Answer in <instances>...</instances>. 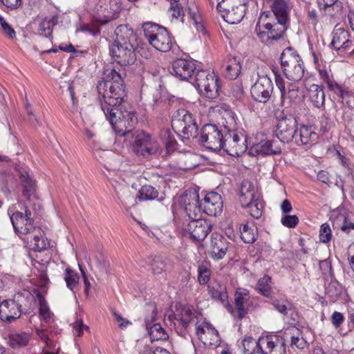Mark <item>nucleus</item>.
Masks as SVG:
<instances>
[{
	"label": "nucleus",
	"mask_w": 354,
	"mask_h": 354,
	"mask_svg": "<svg viewBox=\"0 0 354 354\" xmlns=\"http://www.w3.org/2000/svg\"><path fill=\"white\" fill-rule=\"evenodd\" d=\"M105 78L98 82L97 91L102 96L101 109L115 132L131 138L130 142L137 155L146 157L157 153L160 146L154 138L142 131H131L137 118L133 111L127 110L122 104L125 90L122 75L112 68Z\"/></svg>",
	"instance_id": "f257e3e1"
},
{
	"label": "nucleus",
	"mask_w": 354,
	"mask_h": 354,
	"mask_svg": "<svg viewBox=\"0 0 354 354\" xmlns=\"http://www.w3.org/2000/svg\"><path fill=\"white\" fill-rule=\"evenodd\" d=\"M15 232L29 247L35 251H42L47 248L49 243L43 236L41 228L34 225V221L24 216L20 212H15L10 216Z\"/></svg>",
	"instance_id": "f03ea898"
},
{
	"label": "nucleus",
	"mask_w": 354,
	"mask_h": 354,
	"mask_svg": "<svg viewBox=\"0 0 354 354\" xmlns=\"http://www.w3.org/2000/svg\"><path fill=\"white\" fill-rule=\"evenodd\" d=\"M281 65L286 77L293 82L300 81L305 73V66L300 56L292 48H286L281 55Z\"/></svg>",
	"instance_id": "7ed1b4c3"
},
{
	"label": "nucleus",
	"mask_w": 354,
	"mask_h": 354,
	"mask_svg": "<svg viewBox=\"0 0 354 354\" xmlns=\"http://www.w3.org/2000/svg\"><path fill=\"white\" fill-rule=\"evenodd\" d=\"M29 292L17 293L12 299L4 300L0 304V319L3 322H11L20 317L21 308L26 306L28 299H32Z\"/></svg>",
	"instance_id": "20e7f679"
},
{
	"label": "nucleus",
	"mask_w": 354,
	"mask_h": 354,
	"mask_svg": "<svg viewBox=\"0 0 354 354\" xmlns=\"http://www.w3.org/2000/svg\"><path fill=\"white\" fill-rule=\"evenodd\" d=\"M171 126L174 132L183 133L186 138L197 136V125L191 113L185 109L176 111L171 119Z\"/></svg>",
	"instance_id": "39448f33"
},
{
	"label": "nucleus",
	"mask_w": 354,
	"mask_h": 354,
	"mask_svg": "<svg viewBox=\"0 0 354 354\" xmlns=\"http://www.w3.org/2000/svg\"><path fill=\"white\" fill-rule=\"evenodd\" d=\"M288 27V24L277 21L274 23H266L262 26L259 22L255 31L260 40L267 46L273 44L274 41L282 38Z\"/></svg>",
	"instance_id": "423d86ee"
},
{
	"label": "nucleus",
	"mask_w": 354,
	"mask_h": 354,
	"mask_svg": "<svg viewBox=\"0 0 354 354\" xmlns=\"http://www.w3.org/2000/svg\"><path fill=\"white\" fill-rule=\"evenodd\" d=\"M144 32L149 44L156 49L162 52L171 50L172 40L165 28L156 25L151 26V30L145 28Z\"/></svg>",
	"instance_id": "0eeeda50"
},
{
	"label": "nucleus",
	"mask_w": 354,
	"mask_h": 354,
	"mask_svg": "<svg viewBox=\"0 0 354 354\" xmlns=\"http://www.w3.org/2000/svg\"><path fill=\"white\" fill-rule=\"evenodd\" d=\"M225 134L212 124H205L201 132L200 142L212 151H219L223 147Z\"/></svg>",
	"instance_id": "6e6552de"
},
{
	"label": "nucleus",
	"mask_w": 354,
	"mask_h": 354,
	"mask_svg": "<svg viewBox=\"0 0 354 354\" xmlns=\"http://www.w3.org/2000/svg\"><path fill=\"white\" fill-rule=\"evenodd\" d=\"M138 44H116L113 43L109 47L111 56L120 66L134 64L136 60L135 50Z\"/></svg>",
	"instance_id": "1a4fd4ad"
},
{
	"label": "nucleus",
	"mask_w": 354,
	"mask_h": 354,
	"mask_svg": "<svg viewBox=\"0 0 354 354\" xmlns=\"http://www.w3.org/2000/svg\"><path fill=\"white\" fill-rule=\"evenodd\" d=\"M247 140L241 134L234 132H226L223 140V149L228 154L232 156H240L248 149Z\"/></svg>",
	"instance_id": "9d476101"
},
{
	"label": "nucleus",
	"mask_w": 354,
	"mask_h": 354,
	"mask_svg": "<svg viewBox=\"0 0 354 354\" xmlns=\"http://www.w3.org/2000/svg\"><path fill=\"white\" fill-rule=\"evenodd\" d=\"M297 131V122L293 117H284L280 119L276 127V135L283 143L292 141Z\"/></svg>",
	"instance_id": "9b49d317"
},
{
	"label": "nucleus",
	"mask_w": 354,
	"mask_h": 354,
	"mask_svg": "<svg viewBox=\"0 0 354 354\" xmlns=\"http://www.w3.org/2000/svg\"><path fill=\"white\" fill-rule=\"evenodd\" d=\"M273 92V84L267 75L259 77L252 85L250 93L252 98L260 103H266Z\"/></svg>",
	"instance_id": "f8f14e48"
},
{
	"label": "nucleus",
	"mask_w": 354,
	"mask_h": 354,
	"mask_svg": "<svg viewBox=\"0 0 354 354\" xmlns=\"http://www.w3.org/2000/svg\"><path fill=\"white\" fill-rule=\"evenodd\" d=\"M185 211L190 220L201 218L204 212L199 201V194L195 190L187 192L182 198Z\"/></svg>",
	"instance_id": "ddd939ff"
},
{
	"label": "nucleus",
	"mask_w": 354,
	"mask_h": 354,
	"mask_svg": "<svg viewBox=\"0 0 354 354\" xmlns=\"http://www.w3.org/2000/svg\"><path fill=\"white\" fill-rule=\"evenodd\" d=\"M261 354H286L284 339L277 335H267L259 339Z\"/></svg>",
	"instance_id": "4468645a"
},
{
	"label": "nucleus",
	"mask_w": 354,
	"mask_h": 354,
	"mask_svg": "<svg viewBox=\"0 0 354 354\" xmlns=\"http://www.w3.org/2000/svg\"><path fill=\"white\" fill-rule=\"evenodd\" d=\"M168 318L174 322V325L178 324L187 328L190 324L194 322L196 314L190 307L176 304L175 310L168 315Z\"/></svg>",
	"instance_id": "2eb2a0df"
},
{
	"label": "nucleus",
	"mask_w": 354,
	"mask_h": 354,
	"mask_svg": "<svg viewBox=\"0 0 354 354\" xmlns=\"http://www.w3.org/2000/svg\"><path fill=\"white\" fill-rule=\"evenodd\" d=\"M190 238L196 241H203L212 230L211 223L201 218L190 220L185 227Z\"/></svg>",
	"instance_id": "dca6fc26"
},
{
	"label": "nucleus",
	"mask_w": 354,
	"mask_h": 354,
	"mask_svg": "<svg viewBox=\"0 0 354 354\" xmlns=\"http://www.w3.org/2000/svg\"><path fill=\"white\" fill-rule=\"evenodd\" d=\"M275 82L280 91L282 102L288 100L289 102L296 103L303 97V93L297 84L290 83L286 88L283 80L278 75L276 76Z\"/></svg>",
	"instance_id": "f3484780"
},
{
	"label": "nucleus",
	"mask_w": 354,
	"mask_h": 354,
	"mask_svg": "<svg viewBox=\"0 0 354 354\" xmlns=\"http://www.w3.org/2000/svg\"><path fill=\"white\" fill-rule=\"evenodd\" d=\"M281 153V144L278 140H261L254 145L250 149V153L253 156L278 155Z\"/></svg>",
	"instance_id": "a211bd4d"
},
{
	"label": "nucleus",
	"mask_w": 354,
	"mask_h": 354,
	"mask_svg": "<svg viewBox=\"0 0 354 354\" xmlns=\"http://www.w3.org/2000/svg\"><path fill=\"white\" fill-rule=\"evenodd\" d=\"M196 333L205 345L217 346L220 344L218 332L209 324L205 323L196 327Z\"/></svg>",
	"instance_id": "6ab92c4d"
},
{
	"label": "nucleus",
	"mask_w": 354,
	"mask_h": 354,
	"mask_svg": "<svg viewBox=\"0 0 354 354\" xmlns=\"http://www.w3.org/2000/svg\"><path fill=\"white\" fill-rule=\"evenodd\" d=\"M196 70L195 64L193 62L185 59H177L172 64V75L181 80H187L189 78L193 79L192 74Z\"/></svg>",
	"instance_id": "aec40b11"
},
{
	"label": "nucleus",
	"mask_w": 354,
	"mask_h": 354,
	"mask_svg": "<svg viewBox=\"0 0 354 354\" xmlns=\"http://www.w3.org/2000/svg\"><path fill=\"white\" fill-rule=\"evenodd\" d=\"M203 211L209 216H216L222 212L223 201L220 194L211 192L205 194L203 198Z\"/></svg>",
	"instance_id": "412c9836"
},
{
	"label": "nucleus",
	"mask_w": 354,
	"mask_h": 354,
	"mask_svg": "<svg viewBox=\"0 0 354 354\" xmlns=\"http://www.w3.org/2000/svg\"><path fill=\"white\" fill-rule=\"evenodd\" d=\"M18 172L21 185L23 187V196L30 201L32 197L35 196L36 192L35 181L30 174L29 169L26 168H16Z\"/></svg>",
	"instance_id": "4be33fe9"
},
{
	"label": "nucleus",
	"mask_w": 354,
	"mask_h": 354,
	"mask_svg": "<svg viewBox=\"0 0 354 354\" xmlns=\"http://www.w3.org/2000/svg\"><path fill=\"white\" fill-rule=\"evenodd\" d=\"M229 243L222 234L213 233L211 236L210 250L214 259H221L225 255Z\"/></svg>",
	"instance_id": "5701e85b"
},
{
	"label": "nucleus",
	"mask_w": 354,
	"mask_h": 354,
	"mask_svg": "<svg viewBox=\"0 0 354 354\" xmlns=\"http://www.w3.org/2000/svg\"><path fill=\"white\" fill-rule=\"evenodd\" d=\"M330 220L333 227L341 230L348 234L351 230H354V223L348 221V213L346 211L334 210L331 212Z\"/></svg>",
	"instance_id": "b1692460"
},
{
	"label": "nucleus",
	"mask_w": 354,
	"mask_h": 354,
	"mask_svg": "<svg viewBox=\"0 0 354 354\" xmlns=\"http://www.w3.org/2000/svg\"><path fill=\"white\" fill-rule=\"evenodd\" d=\"M156 317V308H153L151 315L145 318L146 328L150 336L151 341L165 340L168 338V335L165 329L160 324H153L151 326Z\"/></svg>",
	"instance_id": "393cba45"
},
{
	"label": "nucleus",
	"mask_w": 354,
	"mask_h": 354,
	"mask_svg": "<svg viewBox=\"0 0 354 354\" xmlns=\"http://www.w3.org/2000/svg\"><path fill=\"white\" fill-rule=\"evenodd\" d=\"M121 9V0H99L97 3V10L107 19L117 17Z\"/></svg>",
	"instance_id": "a878e982"
},
{
	"label": "nucleus",
	"mask_w": 354,
	"mask_h": 354,
	"mask_svg": "<svg viewBox=\"0 0 354 354\" xmlns=\"http://www.w3.org/2000/svg\"><path fill=\"white\" fill-rule=\"evenodd\" d=\"M239 193L241 206L248 205L252 201L259 198L257 187L248 180H243L241 184Z\"/></svg>",
	"instance_id": "bb28decb"
},
{
	"label": "nucleus",
	"mask_w": 354,
	"mask_h": 354,
	"mask_svg": "<svg viewBox=\"0 0 354 354\" xmlns=\"http://www.w3.org/2000/svg\"><path fill=\"white\" fill-rule=\"evenodd\" d=\"M271 8L277 21L286 24H289L291 10L290 0H274Z\"/></svg>",
	"instance_id": "cd10ccee"
},
{
	"label": "nucleus",
	"mask_w": 354,
	"mask_h": 354,
	"mask_svg": "<svg viewBox=\"0 0 354 354\" xmlns=\"http://www.w3.org/2000/svg\"><path fill=\"white\" fill-rule=\"evenodd\" d=\"M115 39L113 43L116 44H138L137 35L128 25L118 26L114 32Z\"/></svg>",
	"instance_id": "c85d7f7f"
},
{
	"label": "nucleus",
	"mask_w": 354,
	"mask_h": 354,
	"mask_svg": "<svg viewBox=\"0 0 354 354\" xmlns=\"http://www.w3.org/2000/svg\"><path fill=\"white\" fill-rule=\"evenodd\" d=\"M114 189L118 200L126 209H129L136 205L138 198H136V196H134L131 193L128 185L117 183L114 185Z\"/></svg>",
	"instance_id": "c756f323"
},
{
	"label": "nucleus",
	"mask_w": 354,
	"mask_h": 354,
	"mask_svg": "<svg viewBox=\"0 0 354 354\" xmlns=\"http://www.w3.org/2000/svg\"><path fill=\"white\" fill-rule=\"evenodd\" d=\"M318 139V134L310 126L302 125L297 131L295 142L297 145H311Z\"/></svg>",
	"instance_id": "7c9ffc66"
},
{
	"label": "nucleus",
	"mask_w": 354,
	"mask_h": 354,
	"mask_svg": "<svg viewBox=\"0 0 354 354\" xmlns=\"http://www.w3.org/2000/svg\"><path fill=\"white\" fill-rule=\"evenodd\" d=\"M208 290L213 299L218 301L222 304L227 301L228 296L226 287L219 281H214L211 282L208 286Z\"/></svg>",
	"instance_id": "2f4dec72"
},
{
	"label": "nucleus",
	"mask_w": 354,
	"mask_h": 354,
	"mask_svg": "<svg viewBox=\"0 0 354 354\" xmlns=\"http://www.w3.org/2000/svg\"><path fill=\"white\" fill-rule=\"evenodd\" d=\"M30 335L28 333H13L8 335V343L10 347L17 349L28 345Z\"/></svg>",
	"instance_id": "473e14b6"
},
{
	"label": "nucleus",
	"mask_w": 354,
	"mask_h": 354,
	"mask_svg": "<svg viewBox=\"0 0 354 354\" xmlns=\"http://www.w3.org/2000/svg\"><path fill=\"white\" fill-rule=\"evenodd\" d=\"M309 98L315 107L318 109L324 107L325 94L321 86L316 84L312 85L309 90Z\"/></svg>",
	"instance_id": "72a5a7b5"
},
{
	"label": "nucleus",
	"mask_w": 354,
	"mask_h": 354,
	"mask_svg": "<svg viewBox=\"0 0 354 354\" xmlns=\"http://www.w3.org/2000/svg\"><path fill=\"white\" fill-rule=\"evenodd\" d=\"M245 6L244 3H239V6L236 7L234 10L221 14L224 20L231 24H236L239 23L243 18L245 15Z\"/></svg>",
	"instance_id": "f704fd0d"
},
{
	"label": "nucleus",
	"mask_w": 354,
	"mask_h": 354,
	"mask_svg": "<svg viewBox=\"0 0 354 354\" xmlns=\"http://www.w3.org/2000/svg\"><path fill=\"white\" fill-rule=\"evenodd\" d=\"M223 125L227 132H234L238 129V119L236 114L230 109L222 112Z\"/></svg>",
	"instance_id": "c9c22d12"
},
{
	"label": "nucleus",
	"mask_w": 354,
	"mask_h": 354,
	"mask_svg": "<svg viewBox=\"0 0 354 354\" xmlns=\"http://www.w3.org/2000/svg\"><path fill=\"white\" fill-rule=\"evenodd\" d=\"M241 69L240 62L234 57H230L226 62L225 76L230 80H235L239 75Z\"/></svg>",
	"instance_id": "e433bc0d"
},
{
	"label": "nucleus",
	"mask_w": 354,
	"mask_h": 354,
	"mask_svg": "<svg viewBox=\"0 0 354 354\" xmlns=\"http://www.w3.org/2000/svg\"><path fill=\"white\" fill-rule=\"evenodd\" d=\"M249 299L248 291L246 290H238L235 293V304L237 308V317L243 319L247 313L244 308V304Z\"/></svg>",
	"instance_id": "4c0bfd02"
},
{
	"label": "nucleus",
	"mask_w": 354,
	"mask_h": 354,
	"mask_svg": "<svg viewBox=\"0 0 354 354\" xmlns=\"http://www.w3.org/2000/svg\"><path fill=\"white\" fill-rule=\"evenodd\" d=\"M187 12L197 31L204 32L205 27L198 6L194 3H190L187 6Z\"/></svg>",
	"instance_id": "58836bf2"
},
{
	"label": "nucleus",
	"mask_w": 354,
	"mask_h": 354,
	"mask_svg": "<svg viewBox=\"0 0 354 354\" xmlns=\"http://www.w3.org/2000/svg\"><path fill=\"white\" fill-rule=\"evenodd\" d=\"M347 37H351L349 32L342 28H337L333 31V40L331 41L332 46L336 50H341L344 44L346 41Z\"/></svg>",
	"instance_id": "ea45409f"
},
{
	"label": "nucleus",
	"mask_w": 354,
	"mask_h": 354,
	"mask_svg": "<svg viewBox=\"0 0 354 354\" xmlns=\"http://www.w3.org/2000/svg\"><path fill=\"white\" fill-rule=\"evenodd\" d=\"M214 75L213 73L205 70L198 71L194 74V84L200 92L205 88L206 85L209 83V79L212 78Z\"/></svg>",
	"instance_id": "a19ab883"
},
{
	"label": "nucleus",
	"mask_w": 354,
	"mask_h": 354,
	"mask_svg": "<svg viewBox=\"0 0 354 354\" xmlns=\"http://www.w3.org/2000/svg\"><path fill=\"white\" fill-rule=\"evenodd\" d=\"M158 196V191L153 186L149 185H143L136 195L138 201H149L156 198Z\"/></svg>",
	"instance_id": "79ce46f5"
},
{
	"label": "nucleus",
	"mask_w": 354,
	"mask_h": 354,
	"mask_svg": "<svg viewBox=\"0 0 354 354\" xmlns=\"http://www.w3.org/2000/svg\"><path fill=\"white\" fill-rule=\"evenodd\" d=\"M218 79L215 75H214V76L209 79V83L201 93L207 98L214 99L218 95Z\"/></svg>",
	"instance_id": "37998d69"
},
{
	"label": "nucleus",
	"mask_w": 354,
	"mask_h": 354,
	"mask_svg": "<svg viewBox=\"0 0 354 354\" xmlns=\"http://www.w3.org/2000/svg\"><path fill=\"white\" fill-rule=\"evenodd\" d=\"M14 176L8 172H0V189L6 196L11 193Z\"/></svg>",
	"instance_id": "c03bdc74"
},
{
	"label": "nucleus",
	"mask_w": 354,
	"mask_h": 354,
	"mask_svg": "<svg viewBox=\"0 0 354 354\" xmlns=\"http://www.w3.org/2000/svg\"><path fill=\"white\" fill-rule=\"evenodd\" d=\"M160 139L165 145L167 151H174L176 149L177 142L175 140L174 132L170 129H162L160 133Z\"/></svg>",
	"instance_id": "a18cd8bd"
},
{
	"label": "nucleus",
	"mask_w": 354,
	"mask_h": 354,
	"mask_svg": "<svg viewBox=\"0 0 354 354\" xmlns=\"http://www.w3.org/2000/svg\"><path fill=\"white\" fill-rule=\"evenodd\" d=\"M256 290L261 295L266 297L271 296V277H270L268 275H266L263 277L259 279L256 286Z\"/></svg>",
	"instance_id": "49530a36"
},
{
	"label": "nucleus",
	"mask_w": 354,
	"mask_h": 354,
	"mask_svg": "<svg viewBox=\"0 0 354 354\" xmlns=\"http://www.w3.org/2000/svg\"><path fill=\"white\" fill-rule=\"evenodd\" d=\"M241 238L247 243H252L256 240L257 230L250 227L248 224H243L240 227Z\"/></svg>",
	"instance_id": "de8ad7c7"
},
{
	"label": "nucleus",
	"mask_w": 354,
	"mask_h": 354,
	"mask_svg": "<svg viewBox=\"0 0 354 354\" xmlns=\"http://www.w3.org/2000/svg\"><path fill=\"white\" fill-rule=\"evenodd\" d=\"M342 292L341 284L336 280L331 279V281L326 288V293L333 299H337Z\"/></svg>",
	"instance_id": "09e8293b"
},
{
	"label": "nucleus",
	"mask_w": 354,
	"mask_h": 354,
	"mask_svg": "<svg viewBox=\"0 0 354 354\" xmlns=\"http://www.w3.org/2000/svg\"><path fill=\"white\" fill-rule=\"evenodd\" d=\"M64 280L66 283L67 287L73 292H74L79 281V275L74 270L71 268H66L64 273Z\"/></svg>",
	"instance_id": "8fccbe9b"
},
{
	"label": "nucleus",
	"mask_w": 354,
	"mask_h": 354,
	"mask_svg": "<svg viewBox=\"0 0 354 354\" xmlns=\"http://www.w3.org/2000/svg\"><path fill=\"white\" fill-rule=\"evenodd\" d=\"M243 207L248 209V212L254 218H259L263 213V205L259 201V198L252 201L248 205H243Z\"/></svg>",
	"instance_id": "3c124183"
},
{
	"label": "nucleus",
	"mask_w": 354,
	"mask_h": 354,
	"mask_svg": "<svg viewBox=\"0 0 354 354\" xmlns=\"http://www.w3.org/2000/svg\"><path fill=\"white\" fill-rule=\"evenodd\" d=\"M242 344L245 354H253L254 353H260V346H259V340L256 341L251 337H245Z\"/></svg>",
	"instance_id": "603ef678"
},
{
	"label": "nucleus",
	"mask_w": 354,
	"mask_h": 354,
	"mask_svg": "<svg viewBox=\"0 0 354 354\" xmlns=\"http://www.w3.org/2000/svg\"><path fill=\"white\" fill-rule=\"evenodd\" d=\"M39 299V315L46 322H50L51 319V313L47 305L44 298L40 295H38Z\"/></svg>",
	"instance_id": "864d4df0"
},
{
	"label": "nucleus",
	"mask_w": 354,
	"mask_h": 354,
	"mask_svg": "<svg viewBox=\"0 0 354 354\" xmlns=\"http://www.w3.org/2000/svg\"><path fill=\"white\" fill-rule=\"evenodd\" d=\"M319 265L324 279L328 280L334 277L331 262L328 259L319 261Z\"/></svg>",
	"instance_id": "5fc2aeb1"
},
{
	"label": "nucleus",
	"mask_w": 354,
	"mask_h": 354,
	"mask_svg": "<svg viewBox=\"0 0 354 354\" xmlns=\"http://www.w3.org/2000/svg\"><path fill=\"white\" fill-rule=\"evenodd\" d=\"M210 270L206 264L198 266V280L200 284H206L209 280Z\"/></svg>",
	"instance_id": "6e6d98bb"
},
{
	"label": "nucleus",
	"mask_w": 354,
	"mask_h": 354,
	"mask_svg": "<svg viewBox=\"0 0 354 354\" xmlns=\"http://www.w3.org/2000/svg\"><path fill=\"white\" fill-rule=\"evenodd\" d=\"M319 241L322 243H328L332 237V232L330 225L327 223H323L319 230Z\"/></svg>",
	"instance_id": "4d7b16f0"
},
{
	"label": "nucleus",
	"mask_w": 354,
	"mask_h": 354,
	"mask_svg": "<svg viewBox=\"0 0 354 354\" xmlns=\"http://www.w3.org/2000/svg\"><path fill=\"white\" fill-rule=\"evenodd\" d=\"M274 308L280 313L286 315L288 310L290 309L291 305L286 300L275 299L272 301Z\"/></svg>",
	"instance_id": "13d9d810"
},
{
	"label": "nucleus",
	"mask_w": 354,
	"mask_h": 354,
	"mask_svg": "<svg viewBox=\"0 0 354 354\" xmlns=\"http://www.w3.org/2000/svg\"><path fill=\"white\" fill-rule=\"evenodd\" d=\"M52 28L50 27L48 19L44 17L39 24L38 31L40 35L46 37H50L52 35Z\"/></svg>",
	"instance_id": "bf43d9fd"
},
{
	"label": "nucleus",
	"mask_w": 354,
	"mask_h": 354,
	"mask_svg": "<svg viewBox=\"0 0 354 354\" xmlns=\"http://www.w3.org/2000/svg\"><path fill=\"white\" fill-rule=\"evenodd\" d=\"M328 88L330 91H333L342 99L348 96V91L344 88L341 85L338 84L335 81L330 84V85L328 86Z\"/></svg>",
	"instance_id": "052dcab7"
},
{
	"label": "nucleus",
	"mask_w": 354,
	"mask_h": 354,
	"mask_svg": "<svg viewBox=\"0 0 354 354\" xmlns=\"http://www.w3.org/2000/svg\"><path fill=\"white\" fill-rule=\"evenodd\" d=\"M72 326L73 334L76 337L82 336L84 330H89L88 326L84 324L82 319H77Z\"/></svg>",
	"instance_id": "680f3d73"
},
{
	"label": "nucleus",
	"mask_w": 354,
	"mask_h": 354,
	"mask_svg": "<svg viewBox=\"0 0 354 354\" xmlns=\"http://www.w3.org/2000/svg\"><path fill=\"white\" fill-rule=\"evenodd\" d=\"M151 270L153 274H161L166 268V264L164 260L160 258H156L153 260Z\"/></svg>",
	"instance_id": "e2e57ef3"
},
{
	"label": "nucleus",
	"mask_w": 354,
	"mask_h": 354,
	"mask_svg": "<svg viewBox=\"0 0 354 354\" xmlns=\"http://www.w3.org/2000/svg\"><path fill=\"white\" fill-rule=\"evenodd\" d=\"M281 222L283 225L289 228H293L299 223V218L296 215H286L281 218Z\"/></svg>",
	"instance_id": "0e129e2a"
},
{
	"label": "nucleus",
	"mask_w": 354,
	"mask_h": 354,
	"mask_svg": "<svg viewBox=\"0 0 354 354\" xmlns=\"http://www.w3.org/2000/svg\"><path fill=\"white\" fill-rule=\"evenodd\" d=\"M169 11L173 18H180L181 21L183 22L184 11L183 7L178 3L171 5Z\"/></svg>",
	"instance_id": "69168bd1"
},
{
	"label": "nucleus",
	"mask_w": 354,
	"mask_h": 354,
	"mask_svg": "<svg viewBox=\"0 0 354 354\" xmlns=\"http://www.w3.org/2000/svg\"><path fill=\"white\" fill-rule=\"evenodd\" d=\"M97 268L103 272H106L109 268V261L102 254H98L95 257Z\"/></svg>",
	"instance_id": "338daca9"
},
{
	"label": "nucleus",
	"mask_w": 354,
	"mask_h": 354,
	"mask_svg": "<svg viewBox=\"0 0 354 354\" xmlns=\"http://www.w3.org/2000/svg\"><path fill=\"white\" fill-rule=\"evenodd\" d=\"M238 0H221L217 4V10L223 14L227 12V10L231 6H234V3H237Z\"/></svg>",
	"instance_id": "774afa93"
}]
</instances>
